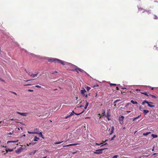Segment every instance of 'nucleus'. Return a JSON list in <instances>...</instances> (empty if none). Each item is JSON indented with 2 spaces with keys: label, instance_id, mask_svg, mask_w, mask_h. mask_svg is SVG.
<instances>
[{
  "label": "nucleus",
  "instance_id": "nucleus-55",
  "mask_svg": "<svg viewBox=\"0 0 158 158\" xmlns=\"http://www.w3.org/2000/svg\"><path fill=\"white\" fill-rule=\"evenodd\" d=\"M106 144H107V143H105V144H104V145H102V146H103V145H106Z\"/></svg>",
  "mask_w": 158,
  "mask_h": 158
},
{
  "label": "nucleus",
  "instance_id": "nucleus-27",
  "mask_svg": "<svg viewBox=\"0 0 158 158\" xmlns=\"http://www.w3.org/2000/svg\"><path fill=\"white\" fill-rule=\"evenodd\" d=\"M37 134H38L39 135V136H40L41 137H42L43 138V137L42 134V133L41 132H40L39 133H38Z\"/></svg>",
  "mask_w": 158,
  "mask_h": 158
},
{
  "label": "nucleus",
  "instance_id": "nucleus-31",
  "mask_svg": "<svg viewBox=\"0 0 158 158\" xmlns=\"http://www.w3.org/2000/svg\"><path fill=\"white\" fill-rule=\"evenodd\" d=\"M110 86H116L117 85L116 84H113V83H110Z\"/></svg>",
  "mask_w": 158,
  "mask_h": 158
},
{
  "label": "nucleus",
  "instance_id": "nucleus-9",
  "mask_svg": "<svg viewBox=\"0 0 158 158\" xmlns=\"http://www.w3.org/2000/svg\"><path fill=\"white\" fill-rule=\"evenodd\" d=\"M57 62H59L63 65H65L66 62L64 61H62L58 59V60H57Z\"/></svg>",
  "mask_w": 158,
  "mask_h": 158
},
{
  "label": "nucleus",
  "instance_id": "nucleus-36",
  "mask_svg": "<svg viewBox=\"0 0 158 158\" xmlns=\"http://www.w3.org/2000/svg\"><path fill=\"white\" fill-rule=\"evenodd\" d=\"M115 137V135H114L113 137H112L110 139V140L111 141V140H113L114 139V138Z\"/></svg>",
  "mask_w": 158,
  "mask_h": 158
},
{
  "label": "nucleus",
  "instance_id": "nucleus-47",
  "mask_svg": "<svg viewBox=\"0 0 158 158\" xmlns=\"http://www.w3.org/2000/svg\"><path fill=\"white\" fill-rule=\"evenodd\" d=\"M57 73V72L56 71H55V72L54 73H52V74H54V73Z\"/></svg>",
  "mask_w": 158,
  "mask_h": 158
},
{
  "label": "nucleus",
  "instance_id": "nucleus-15",
  "mask_svg": "<svg viewBox=\"0 0 158 158\" xmlns=\"http://www.w3.org/2000/svg\"><path fill=\"white\" fill-rule=\"evenodd\" d=\"M143 112L145 114H146L147 113L149 112V111L147 110H143Z\"/></svg>",
  "mask_w": 158,
  "mask_h": 158
},
{
  "label": "nucleus",
  "instance_id": "nucleus-16",
  "mask_svg": "<svg viewBox=\"0 0 158 158\" xmlns=\"http://www.w3.org/2000/svg\"><path fill=\"white\" fill-rule=\"evenodd\" d=\"M36 143H35V142H32V143H30L29 144H27V146H29L30 145H35L36 144Z\"/></svg>",
  "mask_w": 158,
  "mask_h": 158
},
{
  "label": "nucleus",
  "instance_id": "nucleus-34",
  "mask_svg": "<svg viewBox=\"0 0 158 158\" xmlns=\"http://www.w3.org/2000/svg\"><path fill=\"white\" fill-rule=\"evenodd\" d=\"M70 146H72V144H69L68 145H65V146H64L63 147H69Z\"/></svg>",
  "mask_w": 158,
  "mask_h": 158
},
{
  "label": "nucleus",
  "instance_id": "nucleus-38",
  "mask_svg": "<svg viewBox=\"0 0 158 158\" xmlns=\"http://www.w3.org/2000/svg\"><path fill=\"white\" fill-rule=\"evenodd\" d=\"M154 19H158V17H157V16L156 15H154Z\"/></svg>",
  "mask_w": 158,
  "mask_h": 158
},
{
  "label": "nucleus",
  "instance_id": "nucleus-20",
  "mask_svg": "<svg viewBox=\"0 0 158 158\" xmlns=\"http://www.w3.org/2000/svg\"><path fill=\"white\" fill-rule=\"evenodd\" d=\"M106 117H107L108 119V120H110V119L109 118V117H110V115L109 114V112H108L107 113Z\"/></svg>",
  "mask_w": 158,
  "mask_h": 158
},
{
  "label": "nucleus",
  "instance_id": "nucleus-14",
  "mask_svg": "<svg viewBox=\"0 0 158 158\" xmlns=\"http://www.w3.org/2000/svg\"><path fill=\"white\" fill-rule=\"evenodd\" d=\"M114 129V127H112L111 128V132H110V135L113 133Z\"/></svg>",
  "mask_w": 158,
  "mask_h": 158
},
{
  "label": "nucleus",
  "instance_id": "nucleus-58",
  "mask_svg": "<svg viewBox=\"0 0 158 158\" xmlns=\"http://www.w3.org/2000/svg\"><path fill=\"white\" fill-rule=\"evenodd\" d=\"M85 96L86 97H87V94H86V95L85 94Z\"/></svg>",
  "mask_w": 158,
  "mask_h": 158
},
{
  "label": "nucleus",
  "instance_id": "nucleus-22",
  "mask_svg": "<svg viewBox=\"0 0 158 158\" xmlns=\"http://www.w3.org/2000/svg\"><path fill=\"white\" fill-rule=\"evenodd\" d=\"M140 115H139L137 117H135V118H134L133 119V121H135V119L139 118L140 116Z\"/></svg>",
  "mask_w": 158,
  "mask_h": 158
},
{
  "label": "nucleus",
  "instance_id": "nucleus-43",
  "mask_svg": "<svg viewBox=\"0 0 158 158\" xmlns=\"http://www.w3.org/2000/svg\"><path fill=\"white\" fill-rule=\"evenodd\" d=\"M70 116H69V115L65 117V118L67 119Z\"/></svg>",
  "mask_w": 158,
  "mask_h": 158
},
{
  "label": "nucleus",
  "instance_id": "nucleus-1",
  "mask_svg": "<svg viewBox=\"0 0 158 158\" xmlns=\"http://www.w3.org/2000/svg\"><path fill=\"white\" fill-rule=\"evenodd\" d=\"M145 103H147L148 104V106L150 107H154V106L150 104H152V102H148V101H146V100L144 101L143 102H142V105H144Z\"/></svg>",
  "mask_w": 158,
  "mask_h": 158
},
{
  "label": "nucleus",
  "instance_id": "nucleus-59",
  "mask_svg": "<svg viewBox=\"0 0 158 158\" xmlns=\"http://www.w3.org/2000/svg\"><path fill=\"white\" fill-rule=\"evenodd\" d=\"M101 144H102V143H100V144H98V143H96V144L98 145H100Z\"/></svg>",
  "mask_w": 158,
  "mask_h": 158
},
{
  "label": "nucleus",
  "instance_id": "nucleus-28",
  "mask_svg": "<svg viewBox=\"0 0 158 158\" xmlns=\"http://www.w3.org/2000/svg\"><path fill=\"white\" fill-rule=\"evenodd\" d=\"M152 136L153 137V138H156L157 137V135H156L152 134Z\"/></svg>",
  "mask_w": 158,
  "mask_h": 158
},
{
  "label": "nucleus",
  "instance_id": "nucleus-41",
  "mask_svg": "<svg viewBox=\"0 0 158 158\" xmlns=\"http://www.w3.org/2000/svg\"><path fill=\"white\" fill-rule=\"evenodd\" d=\"M146 11L148 14H150L151 13V12L150 10H146Z\"/></svg>",
  "mask_w": 158,
  "mask_h": 158
},
{
  "label": "nucleus",
  "instance_id": "nucleus-26",
  "mask_svg": "<svg viewBox=\"0 0 158 158\" xmlns=\"http://www.w3.org/2000/svg\"><path fill=\"white\" fill-rule=\"evenodd\" d=\"M63 142V141H62L61 142H56L54 143V144L55 145L59 144L61 143H62Z\"/></svg>",
  "mask_w": 158,
  "mask_h": 158
},
{
  "label": "nucleus",
  "instance_id": "nucleus-2",
  "mask_svg": "<svg viewBox=\"0 0 158 158\" xmlns=\"http://www.w3.org/2000/svg\"><path fill=\"white\" fill-rule=\"evenodd\" d=\"M76 68L72 70V71H74V70H75L78 73H79V72L78 71V70L81 73L84 72L85 73H86L85 71H84L83 70H82L80 68H77L76 66H75Z\"/></svg>",
  "mask_w": 158,
  "mask_h": 158
},
{
  "label": "nucleus",
  "instance_id": "nucleus-37",
  "mask_svg": "<svg viewBox=\"0 0 158 158\" xmlns=\"http://www.w3.org/2000/svg\"><path fill=\"white\" fill-rule=\"evenodd\" d=\"M35 87H36L38 88H41V86H40L39 85H36L35 86Z\"/></svg>",
  "mask_w": 158,
  "mask_h": 158
},
{
  "label": "nucleus",
  "instance_id": "nucleus-24",
  "mask_svg": "<svg viewBox=\"0 0 158 158\" xmlns=\"http://www.w3.org/2000/svg\"><path fill=\"white\" fill-rule=\"evenodd\" d=\"M149 95L151 96L152 98H157V97L155 96V95H151V94H149Z\"/></svg>",
  "mask_w": 158,
  "mask_h": 158
},
{
  "label": "nucleus",
  "instance_id": "nucleus-10",
  "mask_svg": "<svg viewBox=\"0 0 158 158\" xmlns=\"http://www.w3.org/2000/svg\"><path fill=\"white\" fill-rule=\"evenodd\" d=\"M14 148L12 149H9V148H6V153H7L8 152H12L13 151Z\"/></svg>",
  "mask_w": 158,
  "mask_h": 158
},
{
  "label": "nucleus",
  "instance_id": "nucleus-7",
  "mask_svg": "<svg viewBox=\"0 0 158 158\" xmlns=\"http://www.w3.org/2000/svg\"><path fill=\"white\" fill-rule=\"evenodd\" d=\"M124 118V117L123 116H121L119 118V123L121 124H122L123 123V121Z\"/></svg>",
  "mask_w": 158,
  "mask_h": 158
},
{
  "label": "nucleus",
  "instance_id": "nucleus-54",
  "mask_svg": "<svg viewBox=\"0 0 158 158\" xmlns=\"http://www.w3.org/2000/svg\"><path fill=\"white\" fill-rule=\"evenodd\" d=\"M127 113H129L131 112L130 111H127Z\"/></svg>",
  "mask_w": 158,
  "mask_h": 158
},
{
  "label": "nucleus",
  "instance_id": "nucleus-61",
  "mask_svg": "<svg viewBox=\"0 0 158 158\" xmlns=\"http://www.w3.org/2000/svg\"><path fill=\"white\" fill-rule=\"evenodd\" d=\"M154 147H153V149L152 150V151H153L154 150Z\"/></svg>",
  "mask_w": 158,
  "mask_h": 158
},
{
  "label": "nucleus",
  "instance_id": "nucleus-39",
  "mask_svg": "<svg viewBox=\"0 0 158 158\" xmlns=\"http://www.w3.org/2000/svg\"><path fill=\"white\" fill-rule=\"evenodd\" d=\"M78 144H79L78 143H73V144H72V146H74Z\"/></svg>",
  "mask_w": 158,
  "mask_h": 158
},
{
  "label": "nucleus",
  "instance_id": "nucleus-45",
  "mask_svg": "<svg viewBox=\"0 0 158 158\" xmlns=\"http://www.w3.org/2000/svg\"><path fill=\"white\" fill-rule=\"evenodd\" d=\"M28 91L29 92H33V90L29 89L28 90Z\"/></svg>",
  "mask_w": 158,
  "mask_h": 158
},
{
  "label": "nucleus",
  "instance_id": "nucleus-19",
  "mask_svg": "<svg viewBox=\"0 0 158 158\" xmlns=\"http://www.w3.org/2000/svg\"><path fill=\"white\" fill-rule=\"evenodd\" d=\"M131 102L133 104H137V102L136 101H134L133 100H131Z\"/></svg>",
  "mask_w": 158,
  "mask_h": 158
},
{
  "label": "nucleus",
  "instance_id": "nucleus-25",
  "mask_svg": "<svg viewBox=\"0 0 158 158\" xmlns=\"http://www.w3.org/2000/svg\"><path fill=\"white\" fill-rule=\"evenodd\" d=\"M28 133L29 134H38V132H31L30 131H28Z\"/></svg>",
  "mask_w": 158,
  "mask_h": 158
},
{
  "label": "nucleus",
  "instance_id": "nucleus-32",
  "mask_svg": "<svg viewBox=\"0 0 158 158\" xmlns=\"http://www.w3.org/2000/svg\"><path fill=\"white\" fill-rule=\"evenodd\" d=\"M84 111V110H83L81 113H79V114L75 113V114L77 115H79L82 114V113H83Z\"/></svg>",
  "mask_w": 158,
  "mask_h": 158
},
{
  "label": "nucleus",
  "instance_id": "nucleus-44",
  "mask_svg": "<svg viewBox=\"0 0 158 158\" xmlns=\"http://www.w3.org/2000/svg\"><path fill=\"white\" fill-rule=\"evenodd\" d=\"M90 89V88L89 87H87V90H88H88H89Z\"/></svg>",
  "mask_w": 158,
  "mask_h": 158
},
{
  "label": "nucleus",
  "instance_id": "nucleus-21",
  "mask_svg": "<svg viewBox=\"0 0 158 158\" xmlns=\"http://www.w3.org/2000/svg\"><path fill=\"white\" fill-rule=\"evenodd\" d=\"M150 133H151V132H147L146 133H143V135L147 136L149 134H150Z\"/></svg>",
  "mask_w": 158,
  "mask_h": 158
},
{
  "label": "nucleus",
  "instance_id": "nucleus-17",
  "mask_svg": "<svg viewBox=\"0 0 158 158\" xmlns=\"http://www.w3.org/2000/svg\"><path fill=\"white\" fill-rule=\"evenodd\" d=\"M39 139H40L38 137H37L36 136H35L34 138V140L35 141H36Z\"/></svg>",
  "mask_w": 158,
  "mask_h": 158
},
{
  "label": "nucleus",
  "instance_id": "nucleus-29",
  "mask_svg": "<svg viewBox=\"0 0 158 158\" xmlns=\"http://www.w3.org/2000/svg\"><path fill=\"white\" fill-rule=\"evenodd\" d=\"M75 113L73 111L69 115V116H72L74 114H75Z\"/></svg>",
  "mask_w": 158,
  "mask_h": 158
},
{
  "label": "nucleus",
  "instance_id": "nucleus-4",
  "mask_svg": "<svg viewBox=\"0 0 158 158\" xmlns=\"http://www.w3.org/2000/svg\"><path fill=\"white\" fill-rule=\"evenodd\" d=\"M58 59L55 58H51L48 60V61L50 62H55V63L57 62Z\"/></svg>",
  "mask_w": 158,
  "mask_h": 158
},
{
  "label": "nucleus",
  "instance_id": "nucleus-56",
  "mask_svg": "<svg viewBox=\"0 0 158 158\" xmlns=\"http://www.w3.org/2000/svg\"><path fill=\"white\" fill-rule=\"evenodd\" d=\"M76 100H77L78 99V98L77 97H76Z\"/></svg>",
  "mask_w": 158,
  "mask_h": 158
},
{
  "label": "nucleus",
  "instance_id": "nucleus-52",
  "mask_svg": "<svg viewBox=\"0 0 158 158\" xmlns=\"http://www.w3.org/2000/svg\"><path fill=\"white\" fill-rule=\"evenodd\" d=\"M116 89L117 90H118L119 89L118 88V87H116Z\"/></svg>",
  "mask_w": 158,
  "mask_h": 158
},
{
  "label": "nucleus",
  "instance_id": "nucleus-62",
  "mask_svg": "<svg viewBox=\"0 0 158 158\" xmlns=\"http://www.w3.org/2000/svg\"><path fill=\"white\" fill-rule=\"evenodd\" d=\"M46 156H44V157H43V158H46Z\"/></svg>",
  "mask_w": 158,
  "mask_h": 158
},
{
  "label": "nucleus",
  "instance_id": "nucleus-60",
  "mask_svg": "<svg viewBox=\"0 0 158 158\" xmlns=\"http://www.w3.org/2000/svg\"><path fill=\"white\" fill-rule=\"evenodd\" d=\"M122 89H126V88H122Z\"/></svg>",
  "mask_w": 158,
  "mask_h": 158
},
{
  "label": "nucleus",
  "instance_id": "nucleus-8",
  "mask_svg": "<svg viewBox=\"0 0 158 158\" xmlns=\"http://www.w3.org/2000/svg\"><path fill=\"white\" fill-rule=\"evenodd\" d=\"M86 91L85 89L83 88L81 90V94L83 95V96H85V93L86 92Z\"/></svg>",
  "mask_w": 158,
  "mask_h": 158
},
{
  "label": "nucleus",
  "instance_id": "nucleus-5",
  "mask_svg": "<svg viewBox=\"0 0 158 158\" xmlns=\"http://www.w3.org/2000/svg\"><path fill=\"white\" fill-rule=\"evenodd\" d=\"M22 147H19L15 150V152L17 154H19L22 151Z\"/></svg>",
  "mask_w": 158,
  "mask_h": 158
},
{
  "label": "nucleus",
  "instance_id": "nucleus-33",
  "mask_svg": "<svg viewBox=\"0 0 158 158\" xmlns=\"http://www.w3.org/2000/svg\"><path fill=\"white\" fill-rule=\"evenodd\" d=\"M143 94L145 95L147 97L149 95L146 92H144V93H143Z\"/></svg>",
  "mask_w": 158,
  "mask_h": 158
},
{
  "label": "nucleus",
  "instance_id": "nucleus-53",
  "mask_svg": "<svg viewBox=\"0 0 158 158\" xmlns=\"http://www.w3.org/2000/svg\"><path fill=\"white\" fill-rule=\"evenodd\" d=\"M12 134V133H11V132H9L8 134L9 135H11Z\"/></svg>",
  "mask_w": 158,
  "mask_h": 158
},
{
  "label": "nucleus",
  "instance_id": "nucleus-12",
  "mask_svg": "<svg viewBox=\"0 0 158 158\" xmlns=\"http://www.w3.org/2000/svg\"><path fill=\"white\" fill-rule=\"evenodd\" d=\"M37 151V150H35L33 152H31L29 153V155H33L35 154L36 152Z\"/></svg>",
  "mask_w": 158,
  "mask_h": 158
},
{
  "label": "nucleus",
  "instance_id": "nucleus-46",
  "mask_svg": "<svg viewBox=\"0 0 158 158\" xmlns=\"http://www.w3.org/2000/svg\"><path fill=\"white\" fill-rule=\"evenodd\" d=\"M24 146V147L25 148H26V146H27V144L26 145H22L21 146Z\"/></svg>",
  "mask_w": 158,
  "mask_h": 158
},
{
  "label": "nucleus",
  "instance_id": "nucleus-13",
  "mask_svg": "<svg viewBox=\"0 0 158 158\" xmlns=\"http://www.w3.org/2000/svg\"><path fill=\"white\" fill-rule=\"evenodd\" d=\"M18 142V140H15V141H8L7 142V143L8 144L9 143H17Z\"/></svg>",
  "mask_w": 158,
  "mask_h": 158
},
{
  "label": "nucleus",
  "instance_id": "nucleus-50",
  "mask_svg": "<svg viewBox=\"0 0 158 158\" xmlns=\"http://www.w3.org/2000/svg\"><path fill=\"white\" fill-rule=\"evenodd\" d=\"M87 107L86 106H85V107H84V109H86V108H87Z\"/></svg>",
  "mask_w": 158,
  "mask_h": 158
},
{
  "label": "nucleus",
  "instance_id": "nucleus-18",
  "mask_svg": "<svg viewBox=\"0 0 158 158\" xmlns=\"http://www.w3.org/2000/svg\"><path fill=\"white\" fill-rule=\"evenodd\" d=\"M142 11V13H143L145 11V10L144 9H143L142 8H139V11Z\"/></svg>",
  "mask_w": 158,
  "mask_h": 158
},
{
  "label": "nucleus",
  "instance_id": "nucleus-48",
  "mask_svg": "<svg viewBox=\"0 0 158 158\" xmlns=\"http://www.w3.org/2000/svg\"><path fill=\"white\" fill-rule=\"evenodd\" d=\"M136 91H140V90L139 89H136Z\"/></svg>",
  "mask_w": 158,
  "mask_h": 158
},
{
  "label": "nucleus",
  "instance_id": "nucleus-35",
  "mask_svg": "<svg viewBox=\"0 0 158 158\" xmlns=\"http://www.w3.org/2000/svg\"><path fill=\"white\" fill-rule=\"evenodd\" d=\"M27 73H28V75L31 76V75H32V73H30V72H27Z\"/></svg>",
  "mask_w": 158,
  "mask_h": 158
},
{
  "label": "nucleus",
  "instance_id": "nucleus-49",
  "mask_svg": "<svg viewBox=\"0 0 158 158\" xmlns=\"http://www.w3.org/2000/svg\"><path fill=\"white\" fill-rule=\"evenodd\" d=\"M12 92V93H13L14 94H16H16H17L16 93H15V92Z\"/></svg>",
  "mask_w": 158,
  "mask_h": 158
},
{
  "label": "nucleus",
  "instance_id": "nucleus-51",
  "mask_svg": "<svg viewBox=\"0 0 158 158\" xmlns=\"http://www.w3.org/2000/svg\"><path fill=\"white\" fill-rule=\"evenodd\" d=\"M3 147L4 148H6V146H3Z\"/></svg>",
  "mask_w": 158,
  "mask_h": 158
},
{
  "label": "nucleus",
  "instance_id": "nucleus-6",
  "mask_svg": "<svg viewBox=\"0 0 158 158\" xmlns=\"http://www.w3.org/2000/svg\"><path fill=\"white\" fill-rule=\"evenodd\" d=\"M16 113L19 114L21 115L26 116L28 114L27 113H21L19 112H17Z\"/></svg>",
  "mask_w": 158,
  "mask_h": 158
},
{
  "label": "nucleus",
  "instance_id": "nucleus-40",
  "mask_svg": "<svg viewBox=\"0 0 158 158\" xmlns=\"http://www.w3.org/2000/svg\"><path fill=\"white\" fill-rule=\"evenodd\" d=\"M88 105H89V103L88 102H87V101H86V104L85 105V106L87 107L88 106Z\"/></svg>",
  "mask_w": 158,
  "mask_h": 158
},
{
  "label": "nucleus",
  "instance_id": "nucleus-11",
  "mask_svg": "<svg viewBox=\"0 0 158 158\" xmlns=\"http://www.w3.org/2000/svg\"><path fill=\"white\" fill-rule=\"evenodd\" d=\"M38 73H37L36 74H34L32 73V75H31V77H32L33 78L37 77L38 76Z\"/></svg>",
  "mask_w": 158,
  "mask_h": 158
},
{
  "label": "nucleus",
  "instance_id": "nucleus-23",
  "mask_svg": "<svg viewBox=\"0 0 158 158\" xmlns=\"http://www.w3.org/2000/svg\"><path fill=\"white\" fill-rule=\"evenodd\" d=\"M121 101V100L120 99H117L116 100H115V101H114V103H117V102H118L119 101Z\"/></svg>",
  "mask_w": 158,
  "mask_h": 158
},
{
  "label": "nucleus",
  "instance_id": "nucleus-64",
  "mask_svg": "<svg viewBox=\"0 0 158 158\" xmlns=\"http://www.w3.org/2000/svg\"><path fill=\"white\" fill-rule=\"evenodd\" d=\"M82 106H80V107H82Z\"/></svg>",
  "mask_w": 158,
  "mask_h": 158
},
{
  "label": "nucleus",
  "instance_id": "nucleus-30",
  "mask_svg": "<svg viewBox=\"0 0 158 158\" xmlns=\"http://www.w3.org/2000/svg\"><path fill=\"white\" fill-rule=\"evenodd\" d=\"M119 157L118 155H115L112 158H118Z\"/></svg>",
  "mask_w": 158,
  "mask_h": 158
},
{
  "label": "nucleus",
  "instance_id": "nucleus-3",
  "mask_svg": "<svg viewBox=\"0 0 158 158\" xmlns=\"http://www.w3.org/2000/svg\"><path fill=\"white\" fill-rule=\"evenodd\" d=\"M105 148L102 149H99L96 150L95 152H94V153L96 154H101L102 153V151L104 150Z\"/></svg>",
  "mask_w": 158,
  "mask_h": 158
},
{
  "label": "nucleus",
  "instance_id": "nucleus-42",
  "mask_svg": "<svg viewBox=\"0 0 158 158\" xmlns=\"http://www.w3.org/2000/svg\"><path fill=\"white\" fill-rule=\"evenodd\" d=\"M22 151H23V150H27V149L26 148H22Z\"/></svg>",
  "mask_w": 158,
  "mask_h": 158
},
{
  "label": "nucleus",
  "instance_id": "nucleus-63",
  "mask_svg": "<svg viewBox=\"0 0 158 158\" xmlns=\"http://www.w3.org/2000/svg\"><path fill=\"white\" fill-rule=\"evenodd\" d=\"M156 153H154L153 154V155H156Z\"/></svg>",
  "mask_w": 158,
  "mask_h": 158
},
{
  "label": "nucleus",
  "instance_id": "nucleus-57",
  "mask_svg": "<svg viewBox=\"0 0 158 158\" xmlns=\"http://www.w3.org/2000/svg\"><path fill=\"white\" fill-rule=\"evenodd\" d=\"M11 120H13V121H14L15 120V119L13 118H12L11 119H10Z\"/></svg>",
  "mask_w": 158,
  "mask_h": 158
}]
</instances>
